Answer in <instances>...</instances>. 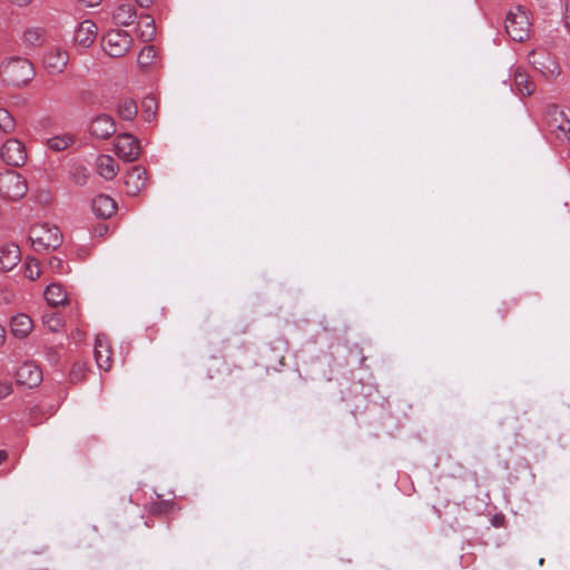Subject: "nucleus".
<instances>
[{"mask_svg": "<svg viewBox=\"0 0 570 570\" xmlns=\"http://www.w3.org/2000/svg\"><path fill=\"white\" fill-rule=\"evenodd\" d=\"M8 459V452L0 450V465Z\"/></svg>", "mask_w": 570, "mask_h": 570, "instance_id": "nucleus-43", "label": "nucleus"}, {"mask_svg": "<svg viewBox=\"0 0 570 570\" xmlns=\"http://www.w3.org/2000/svg\"><path fill=\"white\" fill-rule=\"evenodd\" d=\"M12 391L11 382L0 380V399L7 397L12 393Z\"/></svg>", "mask_w": 570, "mask_h": 570, "instance_id": "nucleus-37", "label": "nucleus"}, {"mask_svg": "<svg viewBox=\"0 0 570 570\" xmlns=\"http://www.w3.org/2000/svg\"><path fill=\"white\" fill-rule=\"evenodd\" d=\"M42 382V372L32 362L21 364L16 371V383L28 389L37 387Z\"/></svg>", "mask_w": 570, "mask_h": 570, "instance_id": "nucleus-11", "label": "nucleus"}, {"mask_svg": "<svg viewBox=\"0 0 570 570\" xmlns=\"http://www.w3.org/2000/svg\"><path fill=\"white\" fill-rule=\"evenodd\" d=\"M35 68L31 61L22 57L6 58L0 63V76L13 87L26 86L35 77Z\"/></svg>", "mask_w": 570, "mask_h": 570, "instance_id": "nucleus-1", "label": "nucleus"}, {"mask_svg": "<svg viewBox=\"0 0 570 570\" xmlns=\"http://www.w3.org/2000/svg\"><path fill=\"white\" fill-rule=\"evenodd\" d=\"M73 142V137L69 134L55 136L48 139L47 145L55 151H62Z\"/></svg>", "mask_w": 570, "mask_h": 570, "instance_id": "nucleus-31", "label": "nucleus"}, {"mask_svg": "<svg viewBox=\"0 0 570 570\" xmlns=\"http://www.w3.org/2000/svg\"><path fill=\"white\" fill-rule=\"evenodd\" d=\"M87 372H88V367L85 363H75L72 365V368L70 371V381L72 383H78V382H81L86 379V375H87Z\"/></svg>", "mask_w": 570, "mask_h": 570, "instance_id": "nucleus-33", "label": "nucleus"}, {"mask_svg": "<svg viewBox=\"0 0 570 570\" xmlns=\"http://www.w3.org/2000/svg\"><path fill=\"white\" fill-rule=\"evenodd\" d=\"M0 129L6 134H11L16 129L13 116L4 108H0Z\"/></svg>", "mask_w": 570, "mask_h": 570, "instance_id": "nucleus-32", "label": "nucleus"}, {"mask_svg": "<svg viewBox=\"0 0 570 570\" xmlns=\"http://www.w3.org/2000/svg\"><path fill=\"white\" fill-rule=\"evenodd\" d=\"M116 155L127 163L135 161L140 154V142L131 134H120L115 139Z\"/></svg>", "mask_w": 570, "mask_h": 570, "instance_id": "nucleus-8", "label": "nucleus"}, {"mask_svg": "<svg viewBox=\"0 0 570 570\" xmlns=\"http://www.w3.org/2000/svg\"><path fill=\"white\" fill-rule=\"evenodd\" d=\"M544 122L549 131L559 140L569 139L570 137V120L567 118L563 110L557 105H550L544 112Z\"/></svg>", "mask_w": 570, "mask_h": 570, "instance_id": "nucleus-6", "label": "nucleus"}, {"mask_svg": "<svg viewBox=\"0 0 570 570\" xmlns=\"http://www.w3.org/2000/svg\"><path fill=\"white\" fill-rule=\"evenodd\" d=\"M503 520H504L503 515H495L493 519V524L495 527H500V525H502Z\"/></svg>", "mask_w": 570, "mask_h": 570, "instance_id": "nucleus-41", "label": "nucleus"}, {"mask_svg": "<svg viewBox=\"0 0 570 570\" xmlns=\"http://www.w3.org/2000/svg\"><path fill=\"white\" fill-rule=\"evenodd\" d=\"M21 254L19 246L7 244L0 247V268L11 271L20 262Z\"/></svg>", "mask_w": 570, "mask_h": 570, "instance_id": "nucleus-17", "label": "nucleus"}, {"mask_svg": "<svg viewBox=\"0 0 570 570\" xmlns=\"http://www.w3.org/2000/svg\"><path fill=\"white\" fill-rule=\"evenodd\" d=\"M158 55L155 46H145L138 53L137 67L142 72H149L157 67Z\"/></svg>", "mask_w": 570, "mask_h": 570, "instance_id": "nucleus-18", "label": "nucleus"}, {"mask_svg": "<svg viewBox=\"0 0 570 570\" xmlns=\"http://www.w3.org/2000/svg\"><path fill=\"white\" fill-rule=\"evenodd\" d=\"M42 322L53 333L60 332L65 325L63 317L57 312L46 313L42 316Z\"/></svg>", "mask_w": 570, "mask_h": 570, "instance_id": "nucleus-28", "label": "nucleus"}, {"mask_svg": "<svg viewBox=\"0 0 570 570\" xmlns=\"http://www.w3.org/2000/svg\"><path fill=\"white\" fill-rule=\"evenodd\" d=\"M28 238L36 252L57 249L62 243V235L57 226L37 224L30 227Z\"/></svg>", "mask_w": 570, "mask_h": 570, "instance_id": "nucleus-2", "label": "nucleus"}, {"mask_svg": "<svg viewBox=\"0 0 570 570\" xmlns=\"http://www.w3.org/2000/svg\"><path fill=\"white\" fill-rule=\"evenodd\" d=\"M142 107V118L145 121L151 122L156 119L158 102L155 97L147 96L144 98L141 102Z\"/></svg>", "mask_w": 570, "mask_h": 570, "instance_id": "nucleus-26", "label": "nucleus"}, {"mask_svg": "<svg viewBox=\"0 0 570 570\" xmlns=\"http://www.w3.org/2000/svg\"><path fill=\"white\" fill-rule=\"evenodd\" d=\"M530 26L528 12L523 8L517 7L515 10L508 12L504 28L513 41L523 42L529 39Z\"/></svg>", "mask_w": 570, "mask_h": 570, "instance_id": "nucleus-4", "label": "nucleus"}, {"mask_svg": "<svg viewBox=\"0 0 570 570\" xmlns=\"http://www.w3.org/2000/svg\"><path fill=\"white\" fill-rule=\"evenodd\" d=\"M177 508L174 501L159 500L149 504L148 511L153 515H164L173 512Z\"/></svg>", "mask_w": 570, "mask_h": 570, "instance_id": "nucleus-30", "label": "nucleus"}, {"mask_svg": "<svg viewBox=\"0 0 570 570\" xmlns=\"http://www.w3.org/2000/svg\"><path fill=\"white\" fill-rule=\"evenodd\" d=\"M48 265H49L50 269L55 273H58V274L67 273V266H66L65 262L59 257H56V256L50 257L48 261Z\"/></svg>", "mask_w": 570, "mask_h": 570, "instance_id": "nucleus-35", "label": "nucleus"}, {"mask_svg": "<svg viewBox=\"0 0 570 570\" xmlns=\"http://www.w3.org/2000/svg\"><path fill=\"white\" fill-rule=\"evenodd\" d=\"M136 36L144 42H150L156 37L155 20L150 14H142L136 28Z\"/></svg>", "mask_w": 570, "mask_h": 570, "instance_id": "nucleus-21", "label": "nucleus"}, {"mask_svg": "<svg viewBox=\"0 0 570 570\" xmlns=\"http://www.w3.org/2000/svg\"><path fill=\"white\" fill-rule=\"evenodd\" d=\"M513 81L517 90L522 96H530L534 92L535 85L529 75L521 67H517L513 75Z\"/></svg>", "mask_w": 570, "mask_h": 570, "instance_id": "nucleus-23", "label": "nucleus"}, {"mask_svg": "<svg viewBox=\"0 0 570 570\" xmlns=\"http://www.w3.org/2000/svg\"><path fill=\"white\" fill-rule=\"evenodd\" d=\"M116 132V122L114 118L106 114H100L94 118L90 126V134L98 139H108Z\"/></svg>", "mask_w": 570, "mask_h": 570, "instance_id": "nucleus-14", "label": "nucleus"}, {"mask_svg": "<svg viewBox=\"0 0 570 570\" xmlns=\"http://www.w3.org/2000/svg\"><path fill=\"white\" fill-rule=\"evenodd\" d=\"M28 183L16 170L0 173V196L3 199L17 202L26 196Z\"/></svg>", "mask_w": 570, "mask_h": 570, "instance_id": "nucleus-3", "label": "nucleus"}, {"mask_svg": "<svg viewBox=\"0 0 570 570\" xmlns=\"http://www.w3.org/2000/svg\"><path fill=\"white\" fill-rule=\"evenodd\" d=\"M136 2H137L141 8H148V7L153 3V0H136Z\"/></svg>", "mask_w": 570, "mask_h": 570, "instance_id": "nucleus-40", "label": "nucleus"}, {"mask_svg": "<svg viewBox=\"0 0 570 570\" xmlns=\"http://www.w3.org/2000/svg\"><path fill=\"white\" fill-rule=\"evenodd\" d=\"M33 328L32 320L27 314H17L11 317L10 331L18 338L27 337Z\"/></svg>", "mask_w": 570, "mask_h": 570, "instance_id": "nucleus-19", "label": "nucleus"}, {"mask_svg": "<svg viewBox=\"0 0 570 570\" xmlns=\"http://www.w3.org/2000/svg\"><path fill=\"white\" fill-rule=\"evenodd\" d=\"M102 0H78V2L83 3L87 7H95L101 3Z\"/></svg>", "mask_w": 570, "mask_h": 570, "instance_id": "nucleus-39", "label": "nucleus"}, {"mask_svg": "<svg viewBox=\"0 0 570 570\" xmlns=\"http://www.w3.org/2000/svg\"><path fill=\"white\" fill-rule=\"evenodd\" d=\"M45 297L49 305L59 306L67 302V294L59 284H50L45 291Z\"/></svg>", "mask_w": 570, "mask_h": 570, "instance_id": "nucleus-25", "label": "nucleus"}, {"mask_svg": "<svg viewBox=\"0 0 570 570\" xmlns=\"http://www.w3.org/2000/svg\"><path fill=\"white\" fill-rule=\"evenodd\" d=\"M97 37V26L91 20H83L75 30L73 41L83 47H90Z\"/></svg>", "mask_w": 570, "mask_h": 570, "instance_id": "nucleus-15", "label": "nucleus"}, {"mask_svg": "<svg viewBox=\"0 0 570 570\" xmlns=\"http://www.w3.org/2000/svg\"><path fill=\"white\" fill-rule=\"evenodd\" d=\"M96 168L98 175L106 180L114 179L119 170L116 160L109 155H99L96 159Z\"/></svg>", "mask_w": 570, "mask_h": 570, "instance_id": "nucleus-20", "label": "nucleus"}, {"mask_svg": "<svg viewBox=\"0 0 570 570\" xmlns=\"http://www.w3.org/2000/svg\"><path fill=\"white\" fill-rule=\"evenodd\" d=\"M126 193L137 196L147 186V170L141 166H134L125 178Z\"/></svg>", "mask_w": 570, "mask_h": 570, "instance_id": "nucleus-12", "label": "nucleus"}, {"mask_svg": "<svg viewBox=\"0 0 570 570\" xmlns=\"http://www.w3.org/2000/svg\"><path fill=\"white\" fill-rule=\"evenodd\" d=\"M4 341H6V331H4V328L0 325V346H2V345H3Z\"/></svg>", "mask_w": 570, "mask_h": 570, "instance_id": "nucleus-42", "label": "nucleus"}, {"mask_svg": "<svg viewBox=\"0 0 570 570\" xmlns=\"http://www.w3.org/2000/svg\"><path fill=\"white\" fill-rule=\"evenodd\" d=\"M564 21L566 26L570 29V2H567L566 4Z\"/></svg>", "mask_w": 570, "mask_h": 570, "instance_id": "nucleus-38", "label": "nucleus"}, {"mask_svg": "<svg viewBox=\"0 0 570 570\" xmlns=\"http://www.w3.org/2000/svg\"><path fill=\"white\" fill-rule=\"evenodd\" d=\"M24 275L31 281H35L40 276L39 264L36 259L27 258L24 264Z\"/></svg>", "mask_w": 570, "mask_h": 570, "instance_id": "nucleus-34", "label": "nucleus"}, {"mask_svg": "<svg viewBox=\"0 0 570 570\" xmlns=\"http://www.w3.org/2000/svg\"><path fill=\"white\" fill-rule=\"evenodd\" d=\"M46 358L50 364L57 365L60 361L58 348L53 346L46 347Z\"/></svg>", "mask_w": 570, "mask_h": 570, "instance_id": "nucleus-36", "label": "nucleus"}, {"mask_svg": "<svg viewBox=\"0 0 570 570\" xmlns=\"http://www.w3.org/2000/svg\"><path fill=\"white\" fill-rule=\"evenodd\" d=\"M68 52L59 47L49 48L42 59L47 72L53 76L62 73L68 66Z\"/></svg>", "mask_w": 570, "mask_h": 570, "instance_id": "nucleus-10", "label": "nucleus"}, {"mask_svg": "<svg viewBox=\"0 0 570 570\" xmlns=\"http://www.w3.org/2000/svg\"><path fill=\"white\" fill-rule=\"evenodd\" d=\"M69 175L76 185L82 186L87 183L90 173L82 164H73L70 167Z\"/></svg>", "mask_w": 570, "mask_h": 570, "instance_id": "nucleus-29", "label": "nucleus"}, {"mask_svg": "<svg viewBox=\"0 0 570 570\" xmlns=\"http://www.w3.org/2000/svg\"><path fill=\"white\" fill-rule=\"evenodd\" d=\"M95 358L99 368L109 371L112 364L111 347L105 334H98L95 343Z\"/></svg>", "mask_w": 570, "mask_h": 570, "instance_id": "nucleus-13", "label": "nucleus"}, {"mask_svg": "<svg viewBox=\"0 0 570 570\" xmlns=\"http://www.w3.org/2000/svg\"><path fill=\"white\" fill-rule=\"evenodd\" d=\"M132 43L131 36L125 30H110L101 40L104 51L114 58L125 56Z\"/></svg>", "mask_w": 570, "mask_h": 570, "instance_id": "nucleus-5", "label": "nucleus"}, {"mask_svg": "<svg viewBox=\"0 0 570 570\" xmlns=\"http://www.w3.org/2000/svg\"><path fill=\"white\" fill-rule=\"evenodd\" d=\"M529 62L547 78L558 77L561 67L557 58L546 49H534L529 53Z\"/></svg>", "mask_w": 570, "mask_h": 570, "instance_id": "nucleus-7", "label": "nucleus"}, {"mask_svg": "<svg viewBox=\"0 0 570 570\" xmlns=\"http://www.w3.org/2000/svg\"><path fill=\"white\" fill-rule=\"evenodd\" d=\"M112 18L117 24L129 26L136 18V9L129 3L120 4L114 11Z\"/></svg>", "mask_w": 570, "mask_h": 570, "instance_id": "nucleus-24", "label": "nucleus"}, {"mask_svg": "<svg viewBox=\"0 0 570 570\" xmlns=\"http://www.w3.org/2000/svg\"><path fill=\"white\" fill-rule=\"evenodd\" d=\"M47 31L42 27H29L21 37L22 43L29 48L40 47L46 42Z\"/></svg>", "mask_w": 570, "mask_h": 570, "instance_id": "nucleus-22", "label": "nucleus"}, {"mask_svg": "<svg viewBox=\"0 0 570 570\" xmlns=\"http://www.w3.org/2000/svg\"><path fill=\"white\" fill-rule=\"evenodd\" d=\"M138 109L135 100L126 98L119 102L118 114L125 120H132L137 116Z\"/></svg>", "mask_w": 570, "mask_h": 570, "instance_id": "nucleus-27", "label": "nucleus"}, {"mask_svg": "<svg viewBox=\"0 0 570 570\" xmlns=\"http://www.w3.org/2000/svg\"><path fill=\"white\" fill-rule=\"evenodd\" d=\"M94 214L99 218H110L117 210L116 202L108 195L101 194L91 202Z\"/></svg>", "mask_w": 570, "mask_h": 570, "instance_id": "nucleus-16", "label": "nucleus"}, {"mask_svg": "<svg viewBox=\"0 0 570 570\" xmlns=\"http://www.w3.org/2000/svg\"><path fill=\"white\" fill-rule=\"evenodd\" d=\"M0 156L6 164L20 167L27 160L26 147L19 139H8L1 147Z\"/></svg>", "mask_w": 570, "mask_h": 570, "instance_id": "nucleus-9", "label": "nucleus"}]
</instances>
